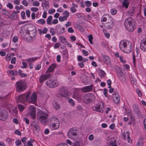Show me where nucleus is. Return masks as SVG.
I'll return each instance as SVG.
<instances>
[{
	"label": "nucleus",
	"instance_id": "obj_1",
	"mask_svg": "<svg viewBox=\"0 0 146 146\" xmlns=\"http://www.w3.org/2000/svg\"><path fill=\"white\" fill-rule=\"evenodd\" d=\"M119 47L121 50L124 52L130 53L132 50L131 43L128 40H123L119 44Z\"/></svg>",
	"mask_w": 146,
	"mask_h": 146
},
{
	"label": "nucleus",
	"instance_id": "obj_2",
	"mask_svg": "<svg viewBox=\"0 0 146 146\" xmlns=\"http://www.w3.org/2000/svg\"><path fill=\"white\" fill-rule=\"evenodd\" d=\"M124 26L126 29L129 31H133L136 28L135 20L131 17L126 19L124 22Z\"/></svg>",
	"mask_w": 146,
	"mask_h": 146
},
{
	"label": "nucleus",
	"instance_id": "obj_3",
	"mask_svg": "<svg viewBox=\"0 0 146 146\" xmlns=\"http://www.w3.org/2000/svg\"><path fill=\"white\" fill-rule=\"evenodd\" d=\"M50 120L52 123L50 126L52 130L57 129L60 126V123L58 118L56 117H52L50 118Z\"/></svg>",
	"mask_w": 146,
	"mask_h": 146
},
{
	"label": "nucleus",
	"instance_id": "obj_4",
	"mask_svg": "<svg viewBox=\"0 0 146 146\" xmlns=\"http://www.w3.org/2000/svg\"><path fill=\"white\" fill-rule=\"evenodd\" d=\"M37 100V95L35 92H34L31 94L29 92L26 95V100L29 103L35 104Z\"/></svg>",
	"mask_w": 146,
	"mask_h": 146
},
{
	"label": "nucleus",
	"instance_id": "obj_5",
	"mask_svg": "<svg viewBox=\"0 0 146 146\" xmlns=\"http://www.w3.org/2000/svg\"><path fill=\"white\" fill-rule=\"evenodd\" d=\"M77 133L78 131L76 128H72L68 132V136L69 138L72 139H76L78 137Z\"/></svg>",
	"mask_w": 146,
	"mask_h": 146
},
{
	"label": "nucleus",
	"instance_id": "obj_6",
	"mask_svg": "<svg viewBox=\"0 0 146 146\" xmlns=\"http://www.w3.org/2000/svg\"><path fill=\"white\" fill-rule=\"evenodd\" d=\"M16 88L19 92H22L25 90L27 88L26 83L24 80H21L17 82L15 84Z\"/></svg>",
	"mask_w": 146,
	"mask_h": 146
},
{
	"label": "nucleus",
	"instance_id": "obj_7",
	"mask_svg": "<svg viewBox=\"0 0 146 146\" xmlns=\"http://www.w3.org/2000/svg\"><path fill=\"white\" fill-rule=\"evenodd\" d=\"M37 115L39 117L40 121L42 123H46V121L48 115L42 111L39 110L37 113Z\"/></svg>",
	"mask_w": 146,
	"mask_h": 146
},
{
	"label": "nucleus",
	"instance_id": "obj_8",
	"mask_svg": "<svg viewBox=\"0 0 146 146\" xmlns=\"http://www.w3.org/2000/svg\"><path fill=\"white\" fill-rule=\"evenodd\" d=\"M94 98V96L92 94H86L83 96V101L85 103L89 104L92 102V100Z\"/></svg>",
	"mask_w": 146,
	"mask_h": 146
},
{
	"label": "nucleus",
	"instance_id": "obj_9",
	"mask_svg": "<svg viewBox=\"0 0 146 146\" xmlns=\"http://www.w3.org/2000/svg\"><path fill=\"white\" fill-rule=\"evenodd\" d=\"M35 108L34 106H30L28 111V113L32 118L35 119L36 118Z\"/></svg>",
	"mask_w": 146,
	"mask_h": 146
},
{
	"label": "nucleus",
	"instance_id": "obj_10",
	"mask_svg": "<svg viewBox=\"0 0 146 146\" xmlns=\"http://www.w3.org/2000/svg\"><path fill=\"white\" fill-rule=\"evenodd\" d=\"M46 85L50 88L56 87L59 85V83L56 80H50L46 82Z\"/></svg>",
	"mask_w": 146,
	"mask_h": 146
},
{
	"label": "nucleus",
	"instance_id": "obj_11",
	"mask_svg": "<svg viewBox=\"0 0 146 146\" xmlns=\"http://www.w3.org/2000/svg\"><path fill=\"white\" fill-rule=\"evenodd\" d=\"M8 113L5 109H0V119L3 121L5 120L8 118Z\"/></svg>",
	"mask_w": 146,
	"mask_h": 146
},
{
	"label": "nucleus",
	"instance_id": "obj_12",
	"mask_svg": "<svg viewBox=\"0 0 146 146\" xmlns=\"http://www.w3.org/2000/svg\"><path fill=\"white\" fill-rule=\"evenodd\" d=\"M59 93L60 96L62 97L66 98L69 95L67 90L64 88L60 89L59 90Z\"/></svg>",
	"mask_w": 146,
	"mask_h": 146
},
{
	"label": "nucleus",
	"instance_id": "obj_13",
	"mask_svg": "<svg viewBox=\"0 0 146 146\" xmlns=\"http://www.w3.org/2000/svg\"><path fill=\"white\" fill-rule=\"evenodd\" d=\"M113 102L116 104H118L120 101V98L118 93L114 92L113 94Z\"/></svg>",
	"mask_w": 146,
	"mask_h": 146
},
{
	"label": "nucleus",
	"instance_id": "obj_14",
	"mask_svg": "<svg viewBox=\"0 0 146 146\" xmlns=\"http://www.w3.org/2000/svg\"><path fill=\"white\" fill-rule=\"evenodd\" d=\"M101 104H98L96 106L93 107V110L98 112H101L104 110V106L103 104L101 103Z\"/></svg>",
	"mask_w": 146,
	"mask_h": 146
},
{
	"label": "nucleus",
	"instance_id": "obj_15",
	"mask_svg": "<svg viewBox=\"0 0 146 146\" xmlns=\"http://www.w3.org/2000/svg\"><path fill=\"white\" fill-rule=\"evenodd\" d=\"M93 87L92 85L84 87L80 89L81 91L83 92H87L92 91Z\"/></svg>",
	"mask_w": 146,
	"mask_h": 146
},
{
	"label": "nucleus",
	"instance_id": "obj_16",
	"mask_svg": "<svg viewBox=\"0 0 146 146\" xmlns=\"http://www.w3.org/2000/svg\"><path fill=\"white\" fill-rule=\"evenodd\" d=\"M26 95L25 94L19 96L18 97V102L22 103H24L26 100Z\"/></svg>",
	"mask_w": 146,
	"mask_h": 146
},
{
	"label": "nucleus",
	"instance_id": "obj_17",
	"mask_svg": "<svg viewBox=\"0 0 146 146\" xmlns=\"http://www.w3.org/2000/svg\"><path fill=\"white\" fill-rule=\"evenodd\" d=\"M140 48L143 51H146V39L142 40L140 43Z\"/></svg>",
	"mask_w": 146,
	"mask_h": 146
},
{
	"label": "nucleus",
	"instance_id": "obj_18",
	"mask_svg": "<svg viewBox=\"0 0 146 146\" xmlns=\"http://www.w3.org/2000/svg\"><path fill=\"white\" fill-rule=\"evenodd\" d=\"M102 57L103 58L104 62L107 64H110L111 61L110 58L108 56L103 54L102 55Z\"/></svg>",
	"mask_w": 146,
	"mask_h": 146
},
{
	"label": "nucleus",
	"instance_id": "obj_19",
	"mask_svg": "<svg viewBox=\"0 0 146 146\" xmlns=\"http://www.w3.org/2000/svg\"><path fill=\"white\" fill-rule=\"evenodd\" d=\"M117 76L119 77V80L122 82H124L125 78L124 76V74L121 72H120L117 74Z\"/></svg>",
	"mask_w": 146,
	"mask_h": 146
},
{
	"label": "nucleus",
	"instance_id": "obj_20",
	"mask_svg": "<svg viewBox=\"0 0 146 146\" xmlns=\"http://www.w3.org/2000/svg\"><path fill=\"white\" fill-rule=\"evenodd\" d=\"M72 6L70 8V10L72 13H74L76 12V8L78 7V5L74 3H72Z\"/></svg>",
	"mask_w": 146,
	"mask_h": 146
},
{
	"label": "nucleus",
	"instance_id": "obj_21",
	"mask_svg": "<svg viewBox=\"0 0 146 146\" xmlns=\"http://www.w3.org/2000/svg\"><path fill=\"white\" fill-rule=\"evenodd\" d=\"M7 74L10 76H16L17 75L18 72L15 70H9L7 71Z\"/></svg>",
	"mask_w": 146,
	"mask_h": 146
},
{
	"label": "nucleus",
	"instance_id": "obj_22",
	"mask_svg": "<svg viewBox=\"0 0 146 146\" xmlns=\"http://www.w3.org/2000/svg\"><path fill=\"white\" fill-rule=\"evenodd\" d=\"M29 40L31 41H33L36 38V33L35 32H33L31 31H30L29 33Z\"/></svg>",
	"mask_w": 146,
	"mask_h": 146
},
{
	"label": "nucleus",
	"instance_id": "obj_23",
	"mask_svg": "<svg viewBox=\"0 0 146 146\" xmlns=\"http://www.w3.org/2000/svg\"><path fill=\"white\" fill-rule=\"evenodd\" d=\"M39 58L38 57H34L29 58L26 60V61L28 62L33 63Z\"/></svg>",
	"mask_w": 146,
	"mask_h": 146
},
{
	"label": "nucleus",
	"instance_id": "obj_24",
	"mask_svg": "<svg viewBox=\"0 0 146 146\" xmlns=\"http://www.w3.org/2000/svg\"><path fill=\"white\" fill-rule=\"evenodd\" d=\"M42 6L43 8L48 9L49 7V2L46 0L44 1L42 3Z\"/></svg>",
	"mask_w": 146,
	"mask_h": 146
},
{
	"label": "nucleus",
	"instance_id": "obj_25",
	"mask_svg": "<svg viewBox=\"0 0 146 146\" xmlns=\"http://www.w3.org/2000/svg\"><path fill=\"white\" fill-rule=\"evenodd\" d=\"M56 67V65L55 64H52L48 68L46 71V73L48 72H50L53 71L54 70Z\"/></svg>",
	"mask_w": 146,
	"mask_h": 146
},
{
	"label": "nucleus",
	"instance_id": "obj_26",
	"mask_svg": "<svg viewBox=\"0 0 146 146\" xmlns=\"http://www.w3.org/2000/svg\"><path fill=\"white\" fill-rule=\"evenodd\" d=\"M32 127L34 128L36 130L39 131L40 129V128L38 123L36 122H34L31 124Z\"/></svg>",
	"mask_w": 146,
	"mask_h": 146
},
{
	"label": "nucleus",
	"instance_id": "obj_27",
	"mask_svg": "<svg viewBox=\"0 0 146 146\" xmlns=\"http://www.w3.org/2000/svg\"><path fill=\"white\" fill-rule=\"evenodd\" d=\"M59 39L62 44L65 45L67 44L66 39L64 36H61L59 37Z\"/></svg>",
	"mask_w": 146,
	"mask_h": 146
},
{
	"label": "nucleus",
	"instance_id": "obj_28",
	"mask_svg": "<svg viewBox=\"0 0 146 146\" xmlns=\"http://www.w3.org/2000/svg\"><path fill=\"white\" fill-rule=\"evenodd\" d=\"M0 12L1 14L6 16L10 14L9 11L5 9H2Z\"/></svg>",
	"mask_w": 146,
	"mask_h": 146
},
{
	"label": "nucleus",
	"instance_id": "obj_29",
	"mask_svg": "<svg viewBox=\"0 0 146 146\" xmlns=\"http://www.w3.org/2000/svg\"><path fill=\"white\" fill-rule=\"evenodd\" d=\"M72 97L77 100H80L81 99V96L78 93L75 92L74 93Z\"/></svg>",
	"mask_w": 146,
	"mask_h": 146
},
{
	"label": "nucleus",
	"instance_id": "obj_30",
	"mask_svg": "<svg viewBox=\"0 0 146 146\" xmlns=\"http://www.w3.org/2000/svg\"><path fill=\"white\" fill-rule=\"evenodd\" d=\"M143 138H140L136 144V146H143Z\"/></svg>",
	"mask_w": 146,
	"mask_h": 146
},
{
	"label": "nucleus",
	"instance_id": "obj_31",
	"mask_svg": "<svg viewBox=\"0 0 146 146\" xmlns=\"http://www.w3.org/2000/svg\"><path fill=\"white\" fill-rule=\"evenodd\" d=\"M88 59L87 58H84L83 61L81 62H79L78 63V65L80 67V68H82L84 67V63L85 62H87L88 61Z\"/></svg>",
	"mask_w": 146,
	"mask_h": 146
},
{
	"label": "nucleus",
	"instance_id": "obj_32",
	"mask_svg": "<svg viewBox=\"0 0 146 146\" xmlns=\"http://www.w3.org/2000/svg\"><path fill=\"white\" fill-rule=\"evenodd\" d=\"M52 105L54 108L56 110H59L60 108V106L56 102H54Z\"/></svg>",
	"mask_w": 146,
	"mask_h": 146
},
{
	"label": "nucleus",
	"instance_id": "obj_33",
	"mask_svg": "<svg viewBox=\"0 0 146 146\" xmlns=\"http://www.w3.org/2000/svg\"><path fill=\"white\" fill-rule=\"evenodd\" d=\"M124 113L125 115H127L131 118L132 117L131 112L129 109H125Z\"/></svg>",
	"mask_w": 146,
	"mask_h": 146
},
{
	"label": "nucleus",
	"instance_id": "obj_34",
	"mask_svg": "<svg viewBox=\"0 0 146 146\" xmlns=\"http://www.w3.org/2000/svg\"><path fill=\"white\" fill-rule=\"evenodd\" d=\"M17 13L15 11L11 14L9 18L12 20H15L17 18Z\"/></svg>",
	"mask_w": 146,
	"mask_h": 146
},
{
	"label": "nucleus",
	"instance_id": "obj_35",
	"mask_svg": "<svg viewBox=\"0 0 146 146\" xmlns=\"http://www.w3.org/2000/svg\"><path fill=\"white\" fill-rule=\"evenodd\" d=\"M109 15L108 14H106L102 16L101 19V22H105L106 21L109 17Z\"/></svg>",
	"mask_w": 146,
	"mask_h": 146
},
{
	"label": "nucleus",
	"instance_id": "obj_36",
	"mask_svg": "<svg viewBox=\"0 0 146 146\" xmlns=\"http://www.w3.org/2000/svg\"><path fill=\"white\" fill-rule=\"evenodd\" d=\"M65 29L64 27H60L57 31V33L58 34H61L64 33Z\"/></svg>",
	"mask_w": 146,
	"mask_h": 146
},
{
	"label": "nucleus",
	"instance_id": "obj_37",
	"mask_svg": "<svg viewBox=\"0 0 146 146\" xmlns=\"http://www.w3.org/2000/svg\"><path fill=\"white\" fill-rule=\"evenodd\" d=\"M129 3L127 0H124L122 3V5L125 8H127L129 6Z\"/></svg>",
	"mask_w": 146,
	"mask_h": 146
},
{
	"label": "nucleus",
	"instance_id": "obj_38",
	"mask_svg": "<svg viewBox=\"0 0 146 146\" xmlns=\"http://www.w3.org/2000/svg\"><path fill=\"white\" fill-rule=\"evenodd\" d=\"M47 78L45 75L40 76L39 78V82L40 83L43 82L44 81L46 80Z\"/></svg>",
	"mask_w": 146,
	"mask_h": 146
},
{
	"label": "nucleus",
	"instance_id": "obj_39",
	"mask_svg": "<svg viewBox=\"0 0 146 146\" xmlns=\"http://www.w3.org/2000/svg\"><path fill=\"white\" fill-rule=\"evenodd\" d=\"M52 19V15H50L48 17L46 20L47 23L48 25H51L52 24L51 21Z\"/></svg>",
	"mask_w": 146,
	"mask_h": 146
},
{
	"label": "nucleus",
	"instance_id": "obj_40",
	"mask_svg": "<svg viewBox=\"0 0 146 146\" xmlns=\"http://www.w3.org/2000/svg\"><path fill=\"white\" fill-rule=\"evenodd\" d=\"M108 21L106 23V25H107L109 23L113 24V19L110 15H109V17H108Z\"/></svg>",
	"mask_w": 146,
	"mask_h": 146
},
{
	"label": "nucleus",
	"instance_id": "obj_41",
	"mask_svg": "<svg viewBox=\"0 0 146 146\" xmlns=\"http://www.w3.org/2000/svg\"><path fill=\"white\" fill-rule=\"evenodd\" d=\"M69 13L66 10L63 12L62 13V15H63V16H64L67 19L69 16Z\"/></svg>",
	"mask_w": 146,
	"mask_h": 146
},
{
	"label": "nucleus",
	"instance_id": "obj_42",
	"mask_svg": "<svg viewBox=\"0 0 146 146\" xmlns=\"http://www.w3.org/2000/svg\"><path fill=\"white\" fill-rule=\"evenodd\" d=\"M99 74L101 77L102 78L105 76L106 73L104 71L101 70L99 72Z\"/></svg>",
	"mask_w": 146,
	"mask_h": 146
},
{
	"label": "nucleus",
	"instance_id": "obj_43",
	"mask_svg": "<svg viewBox=\"0 0 146 146\" xmlns=\"http://www.w3.org/2000/svg\"><path fill=\"white\" fill-rule=\"evenodd\" d=\"M36 22L39 24L44 25V23H45L46 21L44 19H41L38 20Z\"/></svg>",
	"mask_w": 146,
	"mask_h": 146
},
{
	"label": "nucleus",
	"instance_id": "obj_44",
	"mask_svg": "<svg viewBox=\"0 0 146 146\" xmlns=\"http://www.w3.org/2000/svg\"><path fill=\"white\" fill-rule=\"evenodd\" d=\"M18 108L20 112H22L25 108L24 106L21 104L18 105Z\"/></svg>",
	"mask_w": 146,
	"mask_h": 146
},
{
	"label": "nucleus",
	"instance_id": "obj_45",
	"mask_svg": "<svg viewBox=\"0 0 146 146\" xmlns=\"http://www.w3.org/2000/svg\"><path fill=\"white\" fill-rule=\"evenodd\" d=\"M92 3L90 1H86L84 2V4L87 7H89L91 5Z\"/></svg>",
	"mask_w": 146,
	"mask_h": 146
},
{
	"label": "nucleus",
	"instance_id": "obj_46",
	"mask_svg": "<svg viewBox=\"0 0 146 146\" xmlns=\"http://www.w3.org/2000/svg\"><path fill=\"white\" fill-rule=\"evenodd\" d=\"M68 101L71 106H74V103L72 99L69 98L68 99Z\"/></svg>",
	"mask_w": 146,
	"mask_h": 146
},
{
	"label": "nucleus",
	"instance_id": "obj_47",
	"mask_svg": "<svg viewBox=\"0 0 146 146\" xmlns=\"http://www.w3.org/2000/svg\"><path fill=\"white\" fill-rule=\"evenodd\" d=\"M88 40L90 43L91 44H93V42L92 41V40L93 39V36L92 35L90 34L88 36Z\"/></svg>",
	"mask_w": 146,
	"mask_h": 146
},
{
	"label": "nucleus",
	"instance_id": "obj_48",
	"mask_svg": "<svg viewBox=\"0 0 146 146\" xmlns=\"http://www.w3.org/2000/svg\"><path fill=\"white\" fill-rule=\"evenodd\" d=\"M113 24L112 23H109L108 24L106 25V24L105 27L108 29H110L112 28L113 27Z\"/></svg>",
	"mask_w": 146,
	"mask_h": 146
},
{
	"label": "nucleus",
	"instance_id": "obj_49",
	"mask_svg": "<svg viewBox=\"0 0 146 146\" xmlns=\"http://www.w3.org/2000/svg\"><path fill=\"white\" fill-rule=\"evenodd\" d=\"M126 134L127 135V139L128 142L129 143H131L132 142V140L129 137L130 133L129 131H127L126 132Z\"/></svg>",
	"mask_w": 146,
	"mask_h": 146
},
{
	"label": "nucleus",
	"instance_id": "obj_50",
	"mask_svg": "<svg viewBox=\"0 0 146 146\" xmlns=\"http://www.w3.org/2000/svg\"><path fill=\"white\" fill-rule=\"evenodd\" d=\"M15 143L17 146H21V142L20 140L19 139L16 140L15 142Z\"/></svg>",
	"mask_w": 146,
	"mask_h": 146
},
{
	"label": "nucleus",
	"instance_id": "obj_51",
	"mask_svg": "<svg viewBox=\"0 0 146 146\" xmlns=\"http://www.w3.org/2000/svg\"><path fill=\"white\" fill-rule=\"evenodd\" d=\"M34 142L33 140L31 139L29 141H28L27 142V144L28 146H33V143Z\"/></svg>",
	"mask_w": 146,
	"mask_h": 146
},
{
	"label": "nucleus",
	"instance_id": "obj_52",
	"mask_svg": "<svg viewBox=\"0 0 146 146\" xmlns=\"http://www.w3.org/2000/svg\"><path fill=\"white\" fill-rule=\"evenodd\" d=\"M50 32L52 36L54 35L56 33L53 27H51L50 28Z\"/></svg>",
	"mask_w": 146,
	"mask_h": 146
},
{
	"label": "nucleus",
	"instance_id": "obj_53",
	"mask_svg": "<svg viewBox=\"0 0 146 146\" xmlns=\"http://www.w3.org/2000/svg\"><path fill=\"white\" fill-rule=\"evenodd\" d=\"M59 20L60 21L62 22L66 20L67 19L64 16H60L59 17Z\"/></svg>",
	"mask_w": 146,
	"mask_h": 146
},
{
	"label": "nucleus",
	"instance_id": "obj_54",
	"mask_svg": "<svg viewBox=\"0 0 146 146\" xmlns=\"http://www.w3.org/2000/svg\"><path fill=\"white\" fill-rule=\"evenodd\" d=\"M40 5L39 3L37 1H34L33 3V5L35 6H38Z\"/></svg>",
	"mask_w": 146,
	"mask_h": 146
},
{
	"label": "nucleus",
	"instance_id": "obj_55",
	"mask_svg": "<svg viewBox=\"0 0 146 146\" xmlns=\"http://www.w3.org/2000/svg\"><path fill=\"white\" fill-rule=\"evenodd\" d=\"M61 44L58 42L56 43L54 45V49L58 48L60 46Z\"/></svg>",
	"mask_w": 146,
	"mask_h": 146
},
{
	"label": "nucleus",
	"instance_id": "obj_56",
	"mask_svg": "<svg viewBox=\"0 0 146 146\" xmlns=\"http://www.w3.org/2000/svg\"><path fill=\"white\" fill-rule=\"evenodd\" d=\"M21 15L22 19H26L25 13L24 11H23L21 13Z\"/></svg>",
	"mask_w": 146,
	"mask_h": 146
},
{
	"label": "nucleus",
	"instance_id": "obj_57",
	"mask_svg": "<svg viewBox=\"0 0 146 146\" xmlns=\"http://www.w3.org/2000/svg\"><path fill=\"white\" fill-rule=\"evenodd\" d=\"M110 11L112 15H115L117 11L115 9L113 8L111 9Z\"/></svg>",
	"mask_w": 146,
	"mask_h": 146
},
{
	"label": "nucleus",
	"instance_id": "obj_58",
	"mask_svg": "<svg viewBox=\"0 0 146 146\" xmlns=\"http://www.w3.org/2000/svg\"><path fill=\"white\" fill-rule=\"evenodd\" d=\"M18 40V37L17 36H14L12 39V41L14 42H16Z\"/></svg>",
	"mask_w": 146,
	"mask_h": 146
},
{
	"label": "nucleus",
	"instance_id": "obj_59",
	"mask_svg": "<svg viewBox=\"0 0 146 146\" xmlns=\"http://www.w3.org/2000/svg\"><path fill=\"white\" fill-rule=\"evenodd\" d=\"M18 113V111L17 110V109L16 108H14L12 110V113H13V115L14 116L16 115Z\"/></svg>",
	"mask_w": 146,
	"mask_h": 146
},
{
	"label": "nucleus",
	"instance_id": "obj_60",
	"mask_svg": "<svg viewBox=\"0 0 146 146\" xmlns=\"http://www.w3.org/2000/svg\"><path fill=\"white\" fill-rule=\"evenodd\" d=\"M25 6L27 7L28 6V3L26 0H23L21 2Z\"/></svg>",
	"mask_w": 146,
	"mask_h": 146
},
{
	"label": "nucleus",
	"instance_id": "obj_61",
	"mask_svg": "<svg viewBox=\"0 0 146 146\" xmlns=\"http://www.w3.org/2000/svg\"><path fill=\"white\" fill-rule=\"evenodd\" d=\"M31 10L33 12H36L38 10V9L36 7H32L31 8Z\"/></svg>",
	"mask_w": 146,
	"mask_h": 146
},
{
	"label": "nucleus",
	"instance_id": "obj_62",
	"mask_svg": "<svg viewBox=\"0 0 146 146\" xmlns=\"http://www.w3.org/2000/svg\"><path fill=\"white\" fill-rule=\"evenodd\" d=\"M6 142L9 144H11L13 141V139L10 138H7L6 140Z\"/></svg>",
	"mask_w": 146,
	"mask_h": 146
},
{
	"label": "nucleus",
	"instance_id": "obj_63",
	"mask_svg": "<svg viewBox=\"0 0 146 146\" xmlns=\"http://www.w3.org/2000/svg\"><path fill=\"white\" fill-rule=\"evenodd\" d=\"M7 7L11 9H12L13 8V5L10 3H8L7 5Z\"/></svg>",
	"mask_w": 146,
	"mask_h": 146
},
{
	"label": "nucleus",
	"instance_id": "obj_64",
	"mask_svg": "<svg viewBox=\"0 0 146 146\" xmlns=\"http://www.w3.org/2000/svg\"><path fill=\"white\" fill-rule=\"evenodd\" d=\"M115 141L114 140V141H111L110 142V146H117L115 143Z\"/></svg>",
	"mask_w": 146,
	"mask_h": 146
}]
</instances>
